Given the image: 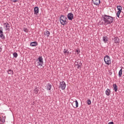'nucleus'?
<instances>
[{
    "label": "nucleus",
    "instance_id": "nucleus-1",
    "mask_svg": "<svg viewBox=\"0 0 124 124\" xmlns=\"http://www.w3.org/2000/svg\"><path fill=\"white\" fill-rule=\"evenodd\" d=\"M101 21L102 22H100V25H104V26L111 25L113 23V17L105 15L102 16Z\"/></svg>",
    "mask_w": 124,
    "mask_h": 124
},
{
    "label": "nucleus",
    "instance_id": "nucleus-2",
    "mask_svg": "<svg viewBox=\"0 0 124 124\" xmlns=\"http://www.w3.org/2000/svg\"><path fill=\"white\" fill-rule=\"evenodd\" d=\"M60 21L61 25L62 26H65V25H67V23L68 22V19H67V17L63 15H61L60 17Z\"/></svg>",
    "mask_w": 124,
    "mask_h": 124
},
{
    "label": "nucleus",
    "instance_id": "nucleus-3",
    "mask_svg": "<svg viewBox=\"0 0 124 124\" xmlns=\"http://www.w3.org/2000/svg\"><path fill=\"white\" fill-rule=\"evenodd\" d=\"M104 61L106 64L110 65L111 64V59L108 55H106L104 57Z\"/></svg>",
    "mask_w": 124,
    "mask_h": 124
},
{
    "label": "nucleus",
    "instance_id": "nucleus-4",
    "mask_svg": "<svg viewBox=\"0 0 124 124\" xmlns=\"http://www.w3.org/2000/svg\"><path fill=\"white\" fill-rule=\"evenodd\" d=\"M37 66H42V64H43L44 62H43V58H42V57L40 56L38 59V60H37Z\"/></svg>",
    "mask_w": 124,
    "mask_h": 124
},
{
    "label": "nucleus",
    "instance_id": "nucleus-5",
    "mask_svg": "<svg viewBox=\"0 0 124 124\" xmlns=\"http://www.w3.org/2000/svg\"><path fill=\"white\" fill-rule=\"evenodd\" d=\"M2 31V27H0V38H1L2 40H4L5 39V36L3 34V31Z\"/></svg>",
    "mask_w": 124,
    "mask_h": 124
},
{
    "label": "nucleus",
    "instance_id": "nucleus-6",
    "mask_svg": "<svg viewBox=\"0 0 124 124\" xmlns=\"http://www.w3.org/2000/svg\"><path fill=\"white\" fill-rule=\"evenodd\" d=\"M60 88H61V90H65V87H66V84H65V82L63 81L60 82Z\"/></svg>",
    "mask_w": 124,
    "mask_h": 124
},
{
    "label": "nucleus",
    "instance_id": "nucleus-7",
    "mask_svg": "<svg viewBox=\"0 0 124 124\" xmlns=\"http://www.w3.org/2000/svg\"><path fill=\"white\" fill-rule=\"evenodd\" d=\"M3 26H5L6 27V31H10V24H9V23H8V22H6L4 23L3 24Z\"/></svg>",
    "mask_w": 124,
    "mask_h": 124
},
{
    "label": "nucleus",
    "instance_id": "nucleus-8",
    "mask_svg": "<svg viewBox=\"0 0 124 124\" xmlns=\"http://www.w3.org/2000/svg\"><path fill=\"white\" fill-rule=\"evenodd\" d=\"M92 2L94 5L98 6L100 4V0H92Z\"/></svg>",
    "mask_w": 124,
    "mask_h": 124
},
{
    "label": "nucleus",
    "instance_id": "nucleus-9",
    "mask_svg": "<svg viewBox=\"0 0 124 124\" xmlns=\"http://www.w3.org/2000/svg\"><path fill=\"white\" fill-rule=\"evenodd\" d=\"M73 14L70 13L67 15V18L68 20H70V21L72 20L73 19Z\"/></svg>",
    "mask_w": 124,
    "mask_h": 124
},
{
    "label": "nucleus",
    "instance_id": "nucleus-10",
    "mask_svg": "<svg viewBox=\"0 0 124 124\" xmlns=\"http://www.w3.org/2000/svg\"><path fill=\"white\" fill-rule=\"evenodd\" d=\"M114 43L119 44L120 43V39L118 37H115L114 38L112 39Z\"/></svg>",
    "mask_w": 124,
    "mask_h": 124
},
{
    "label": "nucleus",
    "instance_id": "nucleus-11",
    "mask_svg": "<svg viewBox=\"0 0 124 124\" xmlns=\"http://www.w3.org/2000/svg\"><path fill=\"white\" fill-rule=\"evenodd\" d=\"M39 12V8L38 7H35L34 8V14H38Z\"/></svg>",
    "mask_w": 124,
    "mask_h": 124
},
{
    "label": "nucleus",
    "instance_id": "nucleus-12",
    "mask_svg": "<svg viewBox=\"0 0 124 124\" xmlns=\"http://www.w3.org/2000/svg\"><path fill=\"white\" fill-rule=\"evenodd\" d=\"M38 45V43L37 42H32L30 44V46L31 47H35V46H37Z\"/></svg>",
    "mask_w": 124,
    "mask_h": 124
},
{
    "label": "nucleus",
    "instance_id": "nucleus-13",
    "mask_svg": "<svg viewBox=\"0 0 124 124\" xmlns=\"http://www.w3.org/2000/svg\"><path fill=\"white\" fill-rule=\"evenodd\" d=\"M108 39H108V37L106 36H104V37H103V41H104V42L105 43H107V42H108Z\"/></svg>",
    "mask_w": 124,
    "mask_h": 124
},
{
    "label": "nucleus",
    "instance_id": "nucleus-14",
    "mask_svg": "<svg viewBox=\"0 0 124 124\" xmlns=\"http://www.w3.org/2000/svg\"><path fill=\"white\" fill-rule=\"evenodd\" d=\"M112 87L113 88V90L115 92H117L118 91V86H117V84H113L112 85Z\"/></svg>",
    "mask_w": 124,
    "mask_h": 124
},
{
    "label": "nucleus",
    "instance_id": "nucleus-15",
    "mask_svg": "<svg viewBox=\"0 0 124 124\" xmlns=\"http://www.w3.org/2000/svg\"><path fill=\"white\" fill-rule=\"evenodd\" d=\"M106 95H108V96H109V95H110V94H111V90H110V89H108L106 91Z\"/></svg>",
    "mask_w": 124,
    "mask_h": 124
},
{
    "label": "nucleus",
    "instance_id": "nucleus-16",
    "mask_svg": "<svg viewBox=\"0 0 124 124\" xmlns=\"http://www.w3.org/2000/svg\"><path fill=\"white\" fill-rule=\"evenodd\" d=\"M44 34L45 35H46L47 37H49V36H50V31H49L47 30H46L44 32Z\"/></svg>",
    "mask_w": 124,
    "mask_h": 124
},
{
    "label": "nucleus",
    "instance_id": "nucleus-17",
    "mask_svg": "<svg viewBox=\"0 0 124 124\" xmlns=\"http://www.w3.org/2000/svg\"><path fill=\"white\" fill-rule=\"evenodd\" d=\"M52 85L50 83H48L47 85L46 86V89L47 90V91H50Z\"/></svg>",
    "mask_w": 124,
    "mask_h": 124
},
{
    "label": "nucleus",
    "instance_id": "nucleus-18",
    "mask_svg": "<svg viewBox=\"0 0 124 124\" xmlns=\"http://www.w3.org/2000/svg\"><path fill=\"white\" fill-rule=\"evenodd\" d=\"M39 92V88L36 87L33 90L34 93L37 94Z\"/></svg>",
    "mask_w": 124,
    "mask_h": 124
},
{
    "label": "nucleus",
    "instance_id": "nucleus-19",
    "mask_svg": "<svg viewBox=\"0 0 124 124\" xmlns=\"http://www.w3.org/2000/svg\"><path fill=\"white\" fill-rule=\"evenodd\" d=\"M7 72H8V74H10V75H13L14 74V72L11 69L8 70L7 71Z\"/></svg>",
    "mask_w": 124,
    "mask_h": 124
},
{
    "label": "nucleus",
    "instance_id": "nucleus-20",
    "mask_svg": "<svg viewBox=\"0 0 124 124\" xmlns=\"http://www.w3.org/2000/svg\"><path fill=\"white\" fill-rule=\"evenodd\" d=\"M123 74V69H121L119 72V74H118V75H119V77H122V75Z\"/></svg>",
    "mask_w": 124,
    "mask_h": 124
},
{
    "label": "nucleus",
    "instance_id": "nucleus-21",
    "mask_svg": "<svg viewBox=\"0 0 124 124\" xmlns=\"http://www.w3.org/2000/svg\"><path fill=\"white\" fill-rule=\"evenodd\" d=\"M76 102V106H73L74 108H78V106H79V104L78 103V101L77 100L75 101Z\"/></svg>",
    "mask_w": 124,
    "mask_h": 124
},
{
    "label": "nucleus",
    "instance_id": "nucleus-22",
    "mask_svg": "<svg viewBox=\"0 0 124 124\" xmlns=\"http://www.w3.org/2000/svg\"><path fill=\"white\" fill-rule=\"evenodd\" d=\"M117 7L118 11H122L123 10V7H122V6H117Z\"/></svg>",
    "mask_w": 124,
    "mask_h": 124
},
{
    "label": "nucleus",
    "instance_id": "nucleus-23",
    "mask_svg": "<svg viewBox=\"0 0 124 124\" xmlns=\"http://www.w3.org/2000/svg\"><path fill=\"white\" fill-rule=\"evenodd\" d=\"M63 53L64 54H67V55H68V54H69V51H68V49H64Z\"/></svg>",
    "mask_w": 124,
    "mask_h": 124
},
{
    "label": "nucleus",
    "instance_id": "nucleus-24",
    "mask_svg": "<svg viewBox=\"0 0 124 124\" xmlns=\"http://www.w3.org/2000/svg\"><path fill=\"white\" fill-rule=\"evenodd\" d=\"M23 30L24 31H25V32H29V30H28V28H26V27H24L23 28Z\"/></svg>",
    "mask_w": 124,
    "mask_h": 124
},
{
    "label": "nucleus",
    "instance_id": "nucleus-25",
    "mask_svg": "<svg viewBox=\"0 0 124 124\" xmlns=\"http://www.w3.org/2000/svg\"><path fill=\"white\" fill-rule=\"evenodd\" d=\"M122 12L121 11H118L117 13V16L118 18H120V15L121 14V13Z\"/></svg>",
    "mask_w": 124,
    "mask_h": 124
},
{
    "label": "nucleus",
    "instance_id": "nucleus-26",
    "mask_svg": "<svg viewBox=\"0 0 124 124\" xmlns=\"http://www.w3.org/2000/svg\"><path fill=\"white\" fill-rule=\"evenodd\" d=\"M14 58H17L18 57V54L16 52L13 53Z\"/></svg>",
    "mask_w": 124,
    "mask_h": 124
},
{
    "label": "nucleus",
    "instance_id": "nucleus-27",
    "mask_svg": "<svg viewBox=\"0 0 124 124\" xmlns=\"http://www.w3.org/2000/svg\"><path fill=\"white\" fill-rule=\"evenodd\" d=\"M91 104H92V101H91L90 99H88L87 100V104H88V105H91Z\"/></svg>",
    "mask_w": 124,
    "mask_h": 124
},
{
    "label": "nucleus",
    "instance_id": "nucleus-28",
    "mask_svg": "<svg viewBox=\"0 0 124 124\" xmlns=\"http://www.w3.org/2000/svg\"><path fill=\"white\" fill-rule=\"evenodd\" d=\"M77 64H76V65H79V64H81V65H82V63L81 62V61H78L77 62H76Z\"/></svg>",
    "mask_w": 124,
    "mask_h": 124
},
{
    "label": "nucleus",
    "instance_id": "nucleus-29",
    "mask_svg": "<svg viewBox=\"0 0 124 124\" xmlns=\"http://www.w3.org/2000/svg\"><path fill=\"white\" fill-rule=\"evenodd\" d=\"M1 122L3 124H4L5 122V120L4 119V118L3 117L1 119Z\"/></svg>",
    "mask_w": 124,
    "mask_h": 124
},
{
    "label": "nucleus",
    "instance_id": "nucleus-30",
    "mask_svg": "<svg viewBox=\"0 0 124 124\" xmlns=\"http://www.w3.org/2000/svg\"><path fill=\"white\" fill-rule=\"evenodd\" d=\"M13 2H17L19 0H11Z\"/></svg>",
    "mask_w": 124,
    "mask_h": 124
},
{
    "label": "nucleus",
    "instance_id": "nucleus-31",
    "mask_svg": "<svg viewBox=\"0 0 124 124\" xmlns=\"http://www.w3.org/2000/svg\"><path fill=\"white\" fill-rule=\"evenodd\" d=\"M76 52L78 53V54L79 53H80V49H79V50L77 49L76 50Z\"/></svg>",
    "mask_w": 124,
    "mask_h": 124
},
{
    "label": "nucleus",
    "instance_id": "nucleus-32",
    "mask_svg": "<svg viewBox=\"0 0 124 124\" xmlns=\"http://www.w3.org/2000/svg\"><path fill=\"white\" fill-rule=\"evenodd\" d=\"M81 66H82V65H81V64H79V65L78 66V69L81 68Z\"/></svg>",
    "mask_w": 124,
    "mask_h": 124
},
{
    "label": "nucleus",
    "instance_id": "nucleus-33",
    "mask_svg": "<svg viewBox=\"0 0 124 124\" xmlns=\"http://www.w3.org/2000/svg\"><path fill=\"white\" fill-rule=\"evenodd\" d=\"M108 124H114V122H109Z\"/></svg>",
    "mask_w": 124,
    "mask_h": 124
},
{
    "label": "nucleus",
    "instance_id": "nucleus-34",
    "mask_svg": "<svg viewBox=\"0 0 124 124\" xmlns=\"http://www.w3.org/2000/svg\"><path fill=\"white\" fill-rule=\"evenodd\" d=\"M1 51H2V49L1 47H0V52H1Z\"/></svg>",
    "mask_w": 124,
    "mask_h": 124
},
{
    "label": "nucleus",
    "instance_id": "nucleus-35",
    "mask_svg": "<svg viewBox=\"0 0 124 124\" xmlns=\"http://www.w3.org/2000/svg\"><path fill=\"white\" fill-rule=\"evenodd\" d=\"M1 121V120L0 119V122Z\"/></svg>",
    "mask_w": 124,
    "mask_h": 124
}]
</instances>
